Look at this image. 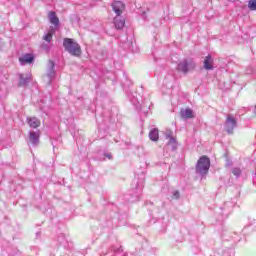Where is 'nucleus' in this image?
I'll return each mask as SVG.
<instances>
[{"label": "nucleus", "instance_id": "nucleus-1", "mask_svg": "<svg viewBox=\"0 0 256 256\" xmlns=\"http://www.w3.org/2000/svg\"><path fill=\"white\" fill-rule=\"evenodd\" d=\"M63 47L67 53L72 55L73 57H80L81 55V46L79 43L74 41L71 38H64Z\"/></svg>", "mask_w": 256, "mask_h": 256}, {"label": "nucleus", "instance_id": "nucleus-2", "mask_svg": "<svg viewBox=\"0 0 256 256\" xmlns=\"http://www.w3.org/2000/svg\"><path fill=\"white\" fill-rule=\"evenodd\" d=\"M211 167V160L207 156H202L199 158L196 164V173L198 175H207L209 173V168Z\"/></svg>", "mask_w": 256, "mask_h": 256}, {"label": "nucleus", "instance_id": "nucleus-3", "mask_svg": "<svg viewBox=\"0 0 256 256\" xmlns=\"http://www.w3.org/2000/svg\"><path fill=\"white\" fill-rule=\"evenodd\" d=\"M196 64L193 59H184L180 61L177 65V71H180L181 73H184V75H187L191 69H195Z\"/></svg>", "mask_w": 256, "mask_h": 256}, {"label": "nucleus", "instance_id": "nucleus-4", "mask_svg": "<svg viewBox=\"0 0 256 256\" xmlns=\"http://www.w3.org/2000/svg\"><path fill=\"white\" fill-rule=\"evenodd\" d=\"M237 127V118L231 114H229L226 117V122L224 125L225 131L228 133V135H233V131Z\"/></svg>", "mask_w": 256, "mask_h": 256}, {"label": "nucleus", "instance_id": "nucleus-5", "mask_svg": "<svg viewBox=\"0 0 256 256\" xmlns=\"http://www.w3.org/2000/svg\"><path fill=\"white\" fill-rule=\"evenodd\" d=\"M41 137V132L37 131H30L28 133V140L31 143L32 147H37L39 145V139Z\"/></svg>", "mask_w": 256, "mask_h": 256}, {"label": "nucleus", "instance_id": "nucleus-6", "mask_svg": "<svg viewBox=\"0 0 256 256\" xmlns=\"http://www.w3.org/2000/svg\"><path fill=\"white\" fill-rule=\"evenodd\" d=\"M56 243L59 247H63L64 249H67V247L71 245V242L67 240V237L65 236V234L58 235L56 238Z\"/></svg>", "mask_w": 256, "mask_h": 256}, {"label": "nucleus", "instance_id": "nucleus-7", "mask_svg": "<svg viewBox=\"0 0 256 256\" xmlns=\"http://www.w3.org/2000/svg\"><path fill=\"white\" fill-rule=\"evenodd\" d=\"M47 77L49 79L48 83L51 85L53 79H55V62L53 60H49V68L47 72Z\"/></svg>", "mask_w": 256, "mask_h": 256}, {"label": "nucleus", "instance_id": "nucleus-8", "mask_svg": "<svg viewBox=\"0 0 256 256\" xmlns=\"http://www.w3.org/2000/svg\"><path fill=\"white\" fill-rule=\"evenodd\" d=\"M33 61H35V56H33V54L27 53L19 57L20 65H27V63L31 64Z\"/></svg>", "mask_w": 256, "mask_h": 256}, {"label": "nucleus", "instance_id": "nucleus-9", "mask_svg": "<svg viewBox=\"0 0 256 256\" xmlns=\"http://www.w3.org/2000/svg\"><path fill=\"white\" fill-rule=\"evenodd\" d=\"M128 99L132 102V105L138 109V111H142L143 105L139 102V98H137V93L135 94H128Z\"/></svg>", "mask_w": 256, "mask_h": 256}, {"label": "nucleus", "instance_id": "nucleus-10", "mask_svg": "<svg viewBox=\"0 0 256 256\" xmlns=\"http://www.w3.org/2000/svg\"><path fill=\"white\" fill-rule=\"evenodd\" d=\"M112 9L116 15H121V13H123L125 10V4H123L121 1H115L112 3Z\"/></svg>", "mask_w": 256, "mask_h": 256}, {"label": "nucleus", "instance_id": "nucleus-11", "mask_svg": "<svg viewBox=\"0 0 256 256\" xmlns=\"http://www.w3.org/2000/svg\"><path fill=\"white\" fill-rule=\"evenodd\" d=\"M114 26L116 29H123L125 27V18L120 15H116L114 18Z\"/></svg>", "mask_w": 256, "mask_h": 256}, {"label": "nucleus", "instance_id": "nucleus-12", "mask_svg": "<svg viewBox=\"0 0 256 256\" xmlns=\"http://www.w3.org/2000/svg\"><path fill=\"white\" fill-rule=\"evenodd\" d=\"M204 69H206V71H213V69H214L213 56H211V54L206 56L204 59Z\"/></svg>", "mask_w": 256, "mask_h": 256}, {"label": "nucleus", "instance_id": "nucleus-13", "mask_svg": "<svg viewBox=\"0 0 256 256\" xmlns=\"http://www.w3.org/2000/svg\"><path fill=\"white\" fill-rule=\"evenodd\" d=\"M48 19L51 25H54V27H59V17H57V14L55 12L50 11L48 14Z\"/></svg>", "mask_w": 256, "mask_h": 256}, {"label": "nucleus", "instance_id": "nucleus-14", "mask_svg": "<svg viewBox=\"0 0 256 256\" xmlns=\"http://www.w3.org/2000/svg\"><path fill=\"white\" fill-rule=\"evenodd\" d=\"M182 119H193V110L187 108L180 111Z\"/></svg>", "mask_w": 256, "mask_h": 256}, {"label": "nucleus", "instance_id": "nucleus-15", "mask_svg": "<svg viewBox=\"0 0 256 256\" xmlns=\"http://www.w3.org/2000/svg\"><path fill=\"white\" fill-rule=\"evenodd\" d=\"M29 127H32V129H37L39 125H41V121L37 119V117L27 118Z\"/></svg>", "mask_w": 256, "mask_h": 256}, {"label": "nucleus", "instance_id": "nucleus-16", "mask_svg": "<svg viewBox=\"0 0 256 256\" xmlns=\"http://www.w3.org/2000/svg\"><path fill=\"white\" fill-rule=\"evenodd\" d=\"M31 83V76H26L24 78L23 74H20V81L18 83L19 87H26V85H29Z\"/></svg>", "mask_w": 256, "mask_h": 256}, {"label": "nucleus", "instance_id": "nucleus-17", "mask_svg": "<svg viewBox=\"0 0 256 256\" xmlns=\"http://www.w3.org/2000/svg\"><path fill=\"white\" fill-rule=\"evenodd\" d=\"M149 139L151 141H159V130L157 128H154L149 132Z\"/></svg>", "mask_w": 256, "mask_h": 256}, {"label": "nucleus", "instance_id": "nucleus-18", "mask_svg": "<svg viewBox=\"0 0 256 256\" xmlns=\"http://www.w3.org/2000/svg\"><path fill=\"white\" fill-rule=\"evenodd\" d=\"M136 199L134 201H139V197H141V193H143V185H139V182L136 183Z\"/></svg>", "mask_w": 256, "mask_h": 256}, {"label": "nucleus", "instance_id": "nucleus-19", "mask_svg": "<svg viewBox=\"0 0 256 256\" xmlns=\"http://www.w3.org/2000/svg\"><path fill=\"white\" fill-rule=\"evenodd\" d=\"M241 168H237V167H234L232 168V174L234 175V177H236V179H239L241 177Z\"/></svg>", "mask_w": 256, "mask_h": 256}, {"label": "nucleus", "instance_id": "nucleus-20", "mask_svg": "<svg viewBox=\"0 0 256 256\" xmlns=\"http://www.w3.org/2000/svg\"><path fill=\"white\" fill-rule=\"evenodd\" d=\"M168 145H171L172 150L175 151L177 149V141L173 137H169Z\"/></svg>", "mask_w": 256, "mask_h": 256}, {"label": "nucleus", "instance_id": "nucleus-21", "mask_svg": "<svg viewBox=\"0 0 256 256\" xmlns=\"http://www.w3.org/2000/svg\"><path fill=\"white\" fill-rule=\"evenodd\" d=\"M43 39L46 41V43H51V41H53V32L45 34Z\"/></svg>", "mask_w": 256, "mask_h": 256}, {"label": "nucleus", "instance_id": "nucleus-22", "mask_svg": "<svg viewBox=\"0 0 256 256\" xmlns=\"http://www.w3.org/2000/svg\"><path fill=\"white\" fill-rule=\"evenodd\" d=\"M248 8L250 9V11H256V0H249Z\"/></svg>", "mask_w": 256, "mask_h": 256}, {"label": "nucleus", "instance_id": "nucleus-23", "mask_svg": "<svg viewBox=\"0 0 256 256\" xmlns=\"http://www.w3.org/2000/svg\"><path fill=\"white\" fill-rule=\"evenodd\" d=\"M41 49H43V51H49V49H51V43H48V42H46V43H43V44H41Z\"/></svg>", "mask_w": 256, "mask_h": 256}, {"label": "nucleus", "instance_id": "nucleus-24", "mask_svg": "<svg viewBox=\"0 0 256 256\" xmlns=\"http://www.w3.org/2000/svg\"><path fill=\"white\" fill-rule=\"evenodd\" d=\"M111 250L114 253H121V251H123V248L121 246L119 248H115V246H112Z\"/></svg>", "mask_w": 256, "mask_h": 256}, {"label": "nucleus", "instance_id": "nucleus-25", "mask_svg": "<svg viewBox=\"0 0 256 256\" xmlns=\"http://www.w3.org/2000/svg\"><path fill=\"white\" fill-rule=\"evenodd\" d=\"M104 157H107V159H113V155L111 153H104Z\"/></svg>", "mask_w": 256, "mask_h": 256}, {"label": "nucleus", "instance_id": "nucleus-26", "mask_svg": "<svg viewBox=\"0 0 256 256\" xmlns=\"http://www.w3.org/2000/svg\"><path fill=\"white\" fill-rule=\"evenodd\" d=\"M175 199H179V191L173 193Z\"/></svg>", "mask_w": 256, "mask_h": 256}, {"label": "nucleus", "instance_id": "nucleus-27", "mask_svg": "<svg viewBox=\"0 0 256 256\" xmlns=\"http://www.w3.org/2000/svg\"><path fill=\"white\" fill-rule=\"evenodd\" d=\"M246 73L251 74V73H253V70H252V69H250V70L247 69V70H246Z\"/></svg>", "mask_w": 256, "mask_h": 256}, {"label": "nucleus", "instance_id": "nucleus-28", "mask_svg": "<svg viewBox=\"0 0 256 256\" xmlns=\"http://www.w3.org/2000/svg\"><path fill=\"white\" fill-rule=\"evenodd\" d=\"M36 235H38V236H39V235H41V233L37 232V233H36Z\"/></svg>", "mask_w": 256, "mask_h": 256}]
</instances>
